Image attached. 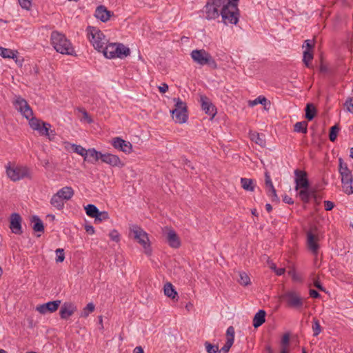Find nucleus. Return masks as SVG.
<instances>
[{
	"label": "nucleus",
	"mask_w": 353,
	"mask_h": 353,
	"mask_svg": "<svg viewBox=\"0 0 353 353\" xmlns=\"http://www.w3.org/2000/svg\"><path fill=\"white\" fill-rule=\"evenodd\" d=\"M300 191L298 193L299 196L301 201L305 203L310 202L311 196L315 195V189L310 188H301Z\"/></svg>",
	"instance_id": "nucleus-25"
},
{
	"label": "nucleus",
	"mask_w": 353,
	"mask_h": 353,
	"mask_svg": "<svg viewBox=\"0 0 353 353\" xmlns=\"http://www.w3.org/2000/svg\"><path fill=\"white\" fill-rule=\"evenodd\" d=\"M130 232L133 234V239L143 246L145 254L150 256L152 254V248L148 234L137 225L130 228Z\"/></svg>",
	"instance_id": "nucleus-5"
},
{
	"label": "nucleus",
	"mask_w": 353,
	"mask_h": 353,
	"mask_svg": "<svg viewBox=\"0 0 353 353\" xmlns=\"http://www.w3.org/2000/svg\"><path fill=\"white\" fill-rule=\"evenodd\" d=\"M313 57H314L313 51H310V50H304L303 51V61L305 63L306 67H307V68L310 67V62L313 59Z\"/></svg>",
	"instance_id": "nucleus-41"
},
{
	"label": "nucleus",
	"mask_w": 353,
	"mask_h": 353,
	"mask_svg": "<svg viewBox=\"0 0 353 353\" xmlns=\"http://www.w3.org/2000/svg\"><path fill=\"white\" fill-rule=\"evenodd\" d=\"M233 343H232V341L231 339H227L225 345L221 347L220 350H219V353L228 352Z\"/></svg>",
	"instance_id": "nucleus-50"
},
{
	"label": "nucleus",
	"mask_w": 353,
	"mask_h": 353,
	"mask_svg": "<svg viewBox=\"0 0 353 353\" xmlns=\"http://www.w3.org/2000/svg\"><path fill=\"white\" fill-rule=\"evenodd\" d=\"M339 172L341 174V176L345 174H352L351 170L348 168L347 163L343 162V160L342 158H339Z\"/></svg>",
	"instance_id": "nucleus-39"
},
{
	"label": "nucleus",
	"mask_w": 353,
	"mask_h": 353,
	"mask_svg": "<svg viewBox=\"0 0 353 353\" xmlns=\"http://www.w3.org/2000/svg\"><path fill=\"white\" fill-rule=\"evenodd\" d=\"M200 102L202 110L206 114H208L211 119L214 118L216 114V108L212 104L210 99L205 95H200Z\"/></svg>",
	"instance_id": "nucleus-13"
},
{
	"label": "nucleus",
	"mask_w": 353,
	"mask_h": 353,
	"mask_svg": "<svg viewBox=\"0 0 353 353\" xmlns=\"http://www.w3.org/2000/svg\"><path fill=\"white\" fill-rule=\"evenodd\" d=\"M341 183L343 191L347 195L353 193V176L345 174L341 176Z\"/></svg>",
	"instance_id": "nucleus-23"
},
{
	"label": "nucleus",
	"mask_w": 353,
	"mask_h": 353,
	"mask_svg": "<svg viewBox=\"0 0 353 353\" xmlns=\"http://www.w3.org/2000/svg\"><path fill=\"white\" fill-rule=\"evenodd\" d=\"M94 310V305L92 303H89L83 310L80 316L86 318L89 314Z\"/></svg>",
	"instance_id": "nucleus-47"
},
{
	"label": "nucleus",
	"mask_w": 353,
	"mask_h": 353,
	"mask_svg": "<svg viewBox=\"0 0 353 353\" xmlns=\"http://www.w3.org/2000/svg\"><path fill=\"white\" fill-rule=\"evenodd\" d=\"M266 312L263 310H259L253 318V326L257 328L262 325L265 321Z\"/></svg>",
	"instance_id": "nucleus-27"
},
{
	"label": "nucleus",
	"mask_w": 353,
	"mask_h": 353,
	"mask_svg": "<svg viewBox=\"0 0 353 353\" xmlns=\"http://www.w3.org/2000/svg\"><path fill=\"white\" fill-rule=\"evenodd\" d=\"M221 22L225 26L236 25L239 21L240 13L237 5L225 3L221 9Z\"/></svg>",
	"instance_id": "nucleus-2"
},
{
	"label": "nucleus",
	"mask_w": 353,
	"mask_h": 353,
	"mask_svg": "<svg viewBox=\"0 0 353 353\" xmlns=\"http://www.w3.org/2000/svg\"><path fill=\"white\" fill-rule=\"evenodd\" d=\"M163 291H164V294L166 296L170 298L172 300H176V301L178 300V299H179L178 293L171 283L167 282L164 285Z\"/></svg>",
	"instance_id": "nucleus-26"
},
{
	"label": "nucleus",
	"mask_w": 353,
	"mask_h": 353,
	"mask_svg": "<svg viewBox=\"0 0 353 353\" xmlns=\"http://www.w3.org/2000/svg\"><path fill=\"white\" fill-rule=\"evenodd\" d=\"M294 131L306 134L307 132V123L305 121L296 122L294 125Z\"/></svg>",
	"instance_id": "nucleus-38"
},
{
	"label": "nucleus",
	"mask_w": 353,
	"mask_h": 353,
	"mask_svg": "<svg viewBox=\"0 0 353 353\" xmlns=\"http://www.w3.org/2000/svg\"><path fill=\"white\" fill-rule=\"evenodd\" d=\"M205 346L208 353H219V346L217 345H212L210 342L206 341Z\"/></svg>",
	"instance_id": "nucleus-48"
},
{
	"label": "nucleus",
	"mask_w": 353,
	"mask_h": 353,
	"mask_svg": "<svg viewBox=\"0 0 353 353\" xmlns=\"http://www.w3.org/2000/svg\"><path fill=\"white\" fill-rule=\"evenodd\" d=\"M72 147L73 148L74 152H76L78 154L83 157L84 161L92 163V161L90 159H88V151L85 148L80 145L77 144H72Z\"/></svg>",
	"instance_id": "nucleus-33"
},
{
	"label": "nucleus",
	"mask_w": 353,
	"mask_h": 353,
	"mask_svg": "<svg viewBox=\"0 0 353 353\" xmlns=\"http://www.w3.org/2000/svg\"><path fill=\"white\" fill-rule=\"evenodd\" d=\"M295 175V190H298L301 188H310V181L307 178V173L304 170L296 169L294 170Z\"/></svg>",
	"instance_id": "nucleus-12"
},
{
	"label": "nucleus",
	"mask_w": 353,
	"mask_h": 353,
	"mask_svg": "<svg viewBox=\"0 0 353 353\" xmlns=\"http://www.w3.org/2000/svg\"><path fill=\"white\" fill-rule=\"evenodd\" d=\"M305 117L307 121H312L315 117L317 110L313 103H307L305 108Z\"/></svg>",
	"instance_id": "nucleus-30"
},
{
	"label": "nucleus",
	"mask_w": 353,
	"mask_h": 353,
	"mask_svg": "<svg viewBox=\"0 0 353 353\" xmlns=\"http://www.w3.org/2000/svg\"><path fill=\"white\" fill-rule=\"evenodd\" d=\"M173 101L175 102L174 109L170 110L172 118L174 119L176 123H185L188 119L186 103L179 98H174Z\"/></svg>",
	"instance_id": "nucleus-6"
},
{
	"label": "nucleus",
	"mask_w": 353,
	"mask_h": 353,
	"mask_svg": "<svg viewBox=\"0 0 353 353\" xmlns=\"http://www.w3.org/2000/svg\"><path fill=\"white\" fill-rule=\"evenodd\" d=\"M112 145L115 149L122 151L125 154H130L132 151V143L120 137L114 138L112 141Z\"/></svg>",
	"instance_id": "nucleus-15"
},
{
	"label": "nucleus",
	"mask_w": 353,
	"mask_h": 353,
	"mask_svg": "<svg viewBox=\"0 0 353 353\" xmlns=\"http://www.w3.org/2000/svg\"><path fill=\"white\" fill-rule=\"evenodd\" d=\"M163 231L165 241L171 248H178L180 247V239L176 232L172 228L165 227Z\"/></svg>",
	"instance_id": "nucleus-11"
},
{
	"label": "nucleus",
	"mask_w": 353,
	"mask_h": 353,
	"mask_svg": "<svg viewBox=\"0 0 353 353\" xmlns=\"http://www.w3.org/2000/svg\"><path fill=\"white\" fill-rule=\"evenodd\" d=\"M239 283L242 285H248L250 283L249 276L244 272H239Z\"/></svg>",
	"instance_id": "nucleus-46"
},
{
	"label": "nucleus",
	"mask_w": 353,
	"mask_h": 353,
	"mask_svg": "<svg viewBox=\"0 0 353 353\" xmlns=\"http://www.w3.org/2000/svg\"><path fill=\"white\" fill-rule=\"evenodd\" d=\"M109 236L112 241L118 243L120 241V234L117 230H113L109 234Z\"/></svg>",
	"instance_id": "nucleus-53"
},
{
	"label": "nucleus",
	"mask_w": 353,
	"mask_h": 353,
	"mask_svg": "<svg viewBox=\"0 0 353 353\" xmlns=\"http://www.w3.org/2000/svg\"><path fill=\"white\" fill-rule=\"evenodd\" d=\"M314 42L313 40L307 39L304 41L303 48H305V50L313 51Z\"/></svg>",
	"instance_id": "nucleus-52"
},
{
	"label": "nucleus",
	"mask_w": 353,
	"mask_h": 353,
	"mask_svg": "<svg viewBox=\"0 0 353 353\" xmlns=\"http://www.w3.org/2000/svg\"><path fill=\"white\" fill-rule=\"evenodd\" d=\"M116 46H117L116 43H109V44L106 43L103 46V48L102 50H101V52H103L105 57H106L108 59H111L110 56L114 54Z\"/></svg>",
	"instance_id": "nucleus-32"
},
{
	"label": "nucleus",
	"mask_w": 353,
	"mask_h": 353,
	"mask_svg": "<svg viewBox=\"0 0 353 353\" xmlns=\"http://www.w3.org/2000/svg\"><path fill=\"white\" fill-rule=\"evenodd\" d=\"M281 299L290 308L301 310L304 304L303 299L295 291H287L281 296Z\"/></svg>",
	"instance_id": "nucleus-8"
},
{
	"label": "nucleus",
	"mask_w": 353,
	"mask_h": 353,
	"mask_svg": "<svg viewBox=\"0 0 353 353\" xmlns=\"http://www.w3.org/2000/svg\"><path fill=\"white\" fill-rule=\"evenodd\" d=\"M18 52L14 51L12 50L5 48L3 47H0V55L3 58H8V59H14L17 58V54Z\"/></svg>",
	"instance_id": "nucleus-35"
},
{
	"label": "nucleus",
	"mask_w": 353,
	"mask_h": 353,
	"mask_svg": "<svg viewBox=\"0 0 353 353\" xmlns=\"http://www.w3.org/2000/svg\"><path fill=\"white\" fill-rule=\"evenodd\" d=\"M88 151V159L92 157L94 161H97L99 159H101L102 153L101 152L97 151L94 148H90L87 150Z\"/></svg>",
	"instance_id": "nucleus-44"
},
{
	"label": "nucleus",
	"mask_w": 353,
	"mask_h": 353,
	"mask_svg": "<svg viewBox=\"0 0 353 353\" xmlns=\"http://www.w3.org/2000/svg\"><path fill=\"white\" fill-rule=\"evenodd\" d=\"M226 0H208L204 6L205 19L208 20L216 19L221 16V10L219 8H223Z\"/></svg>",
	"instance_id": "nucleus-7"
},
{
	"label": "nucleus",
	"mask_w": 353,
	"mask_h": 353,
	"mask_svg": "<svg viewBox=\"0 0 353 353\" xmlns=\"http://www.w3.org/2000/svg\"><path fill=\"white\" fill-rule=\"evenodd\" d=\"M14 108L27 119L33 116V111L27 101L21 96H16L13 101Z\"/></svg>",
	"instance_id": "nucleus-9"
},
{
	"label": "nucleus",
	"mask_w": 353,
	"mask_h": 353,
	"mask_svg": "<svg viewBox=\"0 0 353 353\" xmlns=\"http://www.w3.org/2000/svg\"><path fill=\"white\" fill-rule=\"evenodd\" d=\"M85 210L86 214L91 217V218H95L98 213L99 212V210L97 208V207L93 204H88L85 207Z\"/></svg>",
	"instance_id": "nucleus-37"
},
{
	"label": "nucleus",
	"mask_w": 353,
	"mask_h": 353,
	"mask_svg": "<svg viewBox=\"0 0 353 353\" xmlns=\"http://www.w3.org/2000/svg\"><path fill=\"white\" fill-rule=\"evenodd\" d=\"M29 120V125L32 129L39 132L41 134H47L48 125L50 126V124L47 122H44L41 119H39L32 116Z\"/></svg>",
	"instance_id": "nucleus-14"
},
{
	"label": "nucleus",
	"mask_w": 353,
	"mask_h": 353,
	"mask_svg": "<svg viewBox=\"0 0 353 353\" xmlns=\"http://www.w3.org/2000/svg\"><path fill=\"white\" fill-rule=\"evenodd\" d=\"M281 347H285V348H288V346L289 345V343H290V334L289 333H285V334H283V336L281 339Z\"/></svg>",
	"instance_id": "nucleus-55"
},
{
	"label": "nucleus",
	"mask_w": 353,
	"mask_h": 353,
	"mask_svg": "<svg viewBox=\"0 0 353 353\" xmlns=\"http://www.w3.org/2000/svg\"><path fill=\"white\" fill-rule=\"evenodd\" d=\"M64 200L61 198L60 195H58L57 193L54 194L51 199H50V204L56 208L57 210H61L64 207Z\"/></svg>",
	"instance_id": "nucleus-31"
},
{
	"label": "nucleus",
	"mask_w": 353,
	"mask_h": 353,
	"mask_svg": "<svg viewBox=\"0 0 353 353\" xmlns=\"http://www.w3.org/2000/svg\"><path fill=\"white\" fill-rule=\"evenodd\" d=\"M22 8L27 10H30L32 6V0H18Z\"/></svg>",
	"instance_id": "nucleus-54"
},
{
	"label": "nucleus",
	"mask_w": 353,
	"mask_h": 353,
	"mask_svg": "<svg viewBox=\"0 0 353 353\" xmlns=\"http://www.w3.org/2000/svg\"><path fill=\"white\" fill-rule=\"evenodd\" d=\"M51 44L57 52L63 54L73 55L74 48L70 41L63 34L57 31L51 33Z\"/></svg>",
	"instance_id": "nucleus-1"
},
{
	"label": "nucleus",
	"mask_w": 353,
	"mask_h": 353,
	"mask_svg": "<svg viewBox=\"0 0 353 353\" xmlns=\"http://www.w3.org/2000/svg\"><path fill=\"white\" fill-rule=\"evenodd\" d=\"M313 285L315 288L319 290L321 292H325V288L323 286L319 278L314 279Z\"/></svg>",
	"instance_id": "nucleus-57"
},
{
	"label": "nucleus",
	"mask_w": 353,
	"mask_h": 353,
	"mask_svg": "<svg viewBox=\"0 0 353 353\" xmlns=\"http://www.w3.org/2000/svg\"><path fill=\"white\" fill-rule=\"evenodd\" d=\"M159 90L161 93H165L168 90V85L167 83H162L161 86H159Z\"/></svg>",
	"instance_id": "nucleus-63"
},
{
	"label": "nucleus",
	"mask_w": 353,
	"mask_h": 353,
	"mask_svg": "<svg viewBox=\"0 0 353 353\" xmlns=\"http://www.w3.org/2000/svg\"><path fill=\"white\" fill-rule=\"evenodd\" d=\"M109 219L108 212L106 211H99L97 216L94 218V223L98 224L103 221H106Z\"/></svg>",
	"instance_id": "nucleus-43"
},
{
	"label": "nucleus",
	"mask_w": 353,
	"mask_h": 353,
	"mask_svg": "<svg viewBox=\"0 0 353 353\" xmlns=\"http://www.w3.org/2000/svg\"><path fill=\"white\" fill-rule=\"evenodd\" d=\"M86 31L88 39L94 49L101 52L108 42L104 34L97 28L91 26L87 27Z\"/></svg>",
	"instance_id": "nucleus-4"
},
{
	"label": "nucleus",
	"mask_w": 353,
	"mask_h": 353,
	"mask_svg": "<svg viewBox=\"0 0 353 353\" xmlns=\"http://www.w3.org/2000/svg\"><path fill=\"white\" fill-rule=\"evenodd\" d=\"M77 310L76 306L70 302H65L59 310L60 317L62 319H68Z\"/></svg>",
	"instance_id": "nucleus-21"
},
{
	"label": "nucleus",
	"mask_w": 353,
	"mask_h": 353,
	"mask_svg": "<svg viewBox=\"0 0 353 353\" xmlns=\"http://www.w3.org/2000/svg\"><path fill=\"white\" fill-rule=\"evenodd\" d=\"M57 194L61 196L63 200H70L74 195V192L70 186H65L60 189Z\"/></svg>",
	"instance_id": "nucleus-29"
},
{
	"label": "nucleus",
	"mask_w": 353,
	"mask_h": 353,
	"mask_svg": "<svg viewBox=\"0 0 353 353\" xmlns=\"http://www.w3.org/2000/svg\"><path fill=\"white\" fill-rule=\"evenodd\" d=\"M334 203L330 201H324V207L326 211H330L334 208Z\"/></svg>",
	"instance_id": "nucleus-60"
},
{
	"label": "nucleus",
	"mask_w": 353,
	"mask_h": 353,
	"mask_svg": "<svg viewBox=\"0 0 353 353\" xmlns=\"http://www.w3.org/2000/svg\"><path fill=\"white\" fill-rule=\"evenodd\" d=\"M309 294H310V297H312L313 299H319L321 297V294H319V292L314 289L310 290Z\"/></svg>",
	"instance_id": "nucleus-61"
},
{
	"label": "nucleus",
	"mask_w": 353,
	"mask_h": 353,
	"mask_svg": "<svg viewBox=\"0 0 353 353\" xmlns=\"http://www.w3.org/2000/svg\"><path fill=\"white\" fill-rule=\"evenodd\" d=\"M191 57L192 60L200 65H208L211 69H216L217 63L212 55L203 49L194 50L192 51Z\"/></svg>",
	"instance_id": "nucleus-3"
},
{
	"label": "nucleus",
	"mask_w": 353,
	"mask_h": 353,
	"mask_svg": "<svg viewBox=\"0 0 353 353\" xmlns=\"http://www.w3.org/2000/svg\"><path fill=\"white\" fill-rule=\"evenodd\" d=\"M268 103V99L263 96H259L256 99L253 101H250L249 105L250 106L256 105L259 103L262 104L265 106V109H266L265 105ZM268 103L270 105V101H268Z\"/></svg>",
	"instance_id": "nucleus-42"
},
{
	"label": "nucleus",
	"mask_w": 353,
	"mask_h": 353,
	"mask_svg": "<svg viewBox=\"0 0 353 353\" xmlns=\"http://www.w3.org/2000/svg\"><path fill=\"white\" fill-rule=\"evenodd\" d=\"M283 201L285 203L292 205L294 203L293 199L288 195H285L283 198Z\"/></svg>",
	"instance_id": "nucleus-64"
},
{
	"label": "nucleus",
	"mask_w": 353,
	"mask_h": 353,
	"mask_svg": "<svg viewBox=\"0 0 353 353\" xmlns=\"http://www.w3.org/2000/svg\"><path fill=\"white\" fill-rule=\"evenodd\" d=\"M130 54V50L129 48L125 46L122 43H117L115 47V53L114 55H110V58H120L123 59Z\"/></svg>",
	"instance_id": "nucleus-24"
},
{
	"label": "nucleus",
	"mask_w": 353,
	"mask_h": 353,
	"mask_svg": "<svg viewBox=\"0 0 353 353\" xmlns=\"http://www.w3.org/2000/svg\"><path fill=\"white\" fill-rule=\"evenodd\" d=\"M51 125H48V132L47 134H41V136H46L48 138L50 141H54L56 137V132L54 130H50Z\"/></svg>",
	"instance_id": "nucleus-51"
},
{
	"label": "nucleus",
	"mask_w": 353,
	"mask_h": 353,
	"mask_svg": "<svg viewBox=\"0 0 353 353\" xmlns=\"http://www.w3.org/2000/svg\"><path fill=\"white\" fill-rule=\"evenodd\" d=\"M265 184L266 187L269 188V190L268 191V194L269 196H271L272 201V202H279V198L278 197L276 194V191L273 185V183L272 182L270 176L268 172H265Z\"/></svg>",
	"instance_id": "nucleus-22"
},
{
	"label": "nucleus",
	"mask_w": 353,
	"mask_h": 353,
	"mask_svg": "<svg viewBox=\"0 0 353 353\" xmlns=\"http://www.w3.org/2000/svg\"><path fill=\"white\" fill-rule=\"evenodd\" d=\"M345 106L348 112L353 113V97L345 101Z\"/></svg>",
	"instance_id": "nucleus-59"
},
{
	"label": "nucleus",
	"mask_w": 353,
	"mask_h": 353,
	"mask_svg": "<svg viewBox=\"0 0 353 353\" xmlns=\"http://www.w3.org/2000/svg\"><path fill=\"white\" fill-rule=\"evenodd\" d=\"M312 327L314 336H317L322 331L319 321L316 317L313 319V325Z\"/></svg>",
	"instance_id": "nucleus-45"
},
{
	"label": "nucleus",
	"mask_w": 353,
	"mask_h": 353,
	"mask_svg": "<svg viewBox=\"0 0 353 353\" xmlns=\"http://www.w3.org/2000/svg\"><path fill=\"white\" fill-rule=\"evenodd\" d=\"M288 274L292 276V279L294 280V281H301V279L300 277L296 274L295 270H290L288 272Z\"/></svg>",
	"instance_id": "nucleus-62"
},
{
	"label": "nucleus",
	"mask_w": 353,
	"mask_h": 353,
	"mask_svg": "<svg viewBox=\"0 0 353 353\" xmlns=\"http://www.w3.org/2000/svg\"><path fill=\"white\" fill-rule=\"evenodd\" d=\"M241 183L242 188L247 191L253 192L255 186L253 184V180L248 178H241Z\"/></svg>",
	"instance_id": "nucleus-36"
},
{
	"label": "nucleus",
	"mask_w": 353,
	"mask_h": 353,
	"mask_svg": "<svg viewBox=\"0 0 353 353\" xmlns=\"http://www.w3.org/2000/svg\"><path fill=\"white\" fill-rule=\"evenodd\" d=\"M250 138L252 141L255 142L256 144L263 148L266 145L265 135L263 134H260L258 132H254L250 134Z\"/></svg>",
	"instance_id": "nucleus-34"
},
{
	"label": "nucleus",
	"mask_w": 353,
	"mask_h": 353,
	"mask_svg": "<svg viewBox=\"0 0 353 353\" xmlns=\"http://www.w3.org/2000/svg\"><path fill=\"white\" fill-rule=\"evenodd\" d=\"M113 15V12L108 10L103 5L97 6L94 12V17L104 23L109 21Z\"/></svg>",
	"instance_id": "nucleus-20"
},
{
	"label": "nucleus",
	"mask_w": 353,
	"mask_h": 353,
	"mask_svg": "<svg viewBox=\"0 0 353 353\" xmlns=\"http://www.w3.org/2000/svg\"><path fill=\"white\" fill-rule=\"evenodd\" d=\"M55 253L57 255L56 262L62 263L65 259L64 250L63 248H58L55 250Z\"/></svg>",
	"instance_id": "nucleus-49"
},
{
	"label": "nucleus",
	"mask_w": 353,
	"mask_h": 353,
	"mask_svg": "<svg viewBox=\"0 0 353 353\" xmlns=\"http://www.w3.org/2000/svg\"><path fill=\"white\" fill-rule=\"evenodd\" d=\"M340 130V127L338 124H335L332 126L329 132V139L332 142H334L336 140L338 133Z\"/></svg>",
	"instance_id": "nucleus-40"
},
{
	"label": "nucleus",
	"mask_w": 353,
	"mask_h": 353,
	"mask_svg": "<svg viewBox=\"0 0 353 353\" xmlns=\"http://www.w3.org/2000/svg\"><path fill=\"white\" fill-rule=\"evenodd\" d=\"M31 223H33L32 229L36 232H43L44 225L41 219L37 215H33L30 218Z\"/></svg>",
	"instance_id": "nucleus-28"
},
{
	"label": "nucleus",
	"mask_w": 353,
	"mask_h": 353,
	"mask_svg": "<svg viewBox=\"0 0 353 353\" xmlns=\"http://www.w3.org/2000/svg\"><path fill=\"white\" fill-rule=\"evenodd\" d=\"M60 300L49 301L46 303L37 305L36 310L39 313L45 314L48 312L52 313L57 311L61 304Z\"/></svg>",
	"instance_id": "nucleus-16"
},
{
	"label": "nucleus",
	"mask_w": 353,
	"mask_h": 353,
	"mask_svg": "<svg viewBox=\"0 0 353 353\" xmlns=\"http://www.w3.org/2000/svg\"><path fill=\"white\" fill-rule=\"evenodd\" d=\"M101 160L102 162L105 163L112 167L123 168L125 165V163L121 161L117 155L110 153L102 154Z\"/></svg>",
	"instance_id": "nucleus-18"
},
{
	"label": "nucleus",
	"mask_w": 353,
	"mask_h": 353,
	"mask_svg": "<svg viewBox=\"0 0 353 353\" xmlns=\"http://www.w3.org/2000/svg\"><path fill=\"white\" fill-rule=\"evenodd\" d=\"M319 236L312 233L311 230L307 232V245L308 249L313 254L316 255L319 252V245L318 243Z\"/></svg>",
	"instance_id": "nucleus-19"
},
{
	"label": "nucleus",
	"mask_w": 353,
	"mask_h": 353,
	"mask_svg": "<svg viewBox=\"0 0 353 353\" xmlns=\"http://www.w3.org/2000/svg\"><path fill=\"white\" fill-rule=\"evenodd\" d=\"M6 174L12 181H17L28 176L29 170L26 167L12 168L8 165L6 166Z\"/></svg>",
	"instance_id": "nucleus-10"
},
{
	"label": "nucleus",
	"mask_w": 353,
	"mask_h": 353,
	"mask_svg": "<svg viewBox=\"0 0 353 353\" xmlns=\"http://www.w3.org/2000/svg\"><path fill=\"white\" fill-rule=\"evenodd\" d=\"M21 222L22 218L19 213L14 212L10 215V228L13 233L16 234H21L23 233Z\"/></svg>",
	"instance_id": "nucleus-17"
},
{
	"label": "nucleus",
	"mask_w": 353,
	"mask_h": 353,
	"mask_svg": "<svg viewBox=\"0 0 353 353\" xmlns=\"http://www.w3.org/2000/svg\"><path fill=\"white\" fill-rule=\"evenodd\" d=\"M234 328L233 327V326H230L226 331L227 339H231L232 341V343H234Z\"/></svg>",
	"instance_id": "nucleus-56"
},
{
	"label": "nucleus",
	"mask_w": 353,
	"mask_h": 353,
	"mask_svg": "<svg viewBox=\"0 0 353 353\" xmlns=\"http://www.w3.org/2000/svg\"><path fill=\"white\" fill-rule=\"evenodd\" d=\"M79 110L80 112H81L83 114V119L88 123H92L93 122L92 119L90 117V116L89 115V114L87 112V111L85 109L81 108V109H79Z\"/></svg>",
	"instance_id": "nucleus-58"
}]
</instances>
